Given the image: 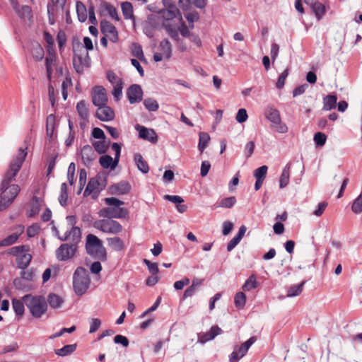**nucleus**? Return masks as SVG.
Returning <instances> with one entry per match:
<instances>
[{
    "label": "nucleus",
    "instance_id": "69168bd1",
    "mask_svg": "<svg viewBox=\"0 0 362 362\" xmlns=\"http://www.w3.org/2000/svg\"><path fill=\"white\" fill-rule=\"evenodd\" d=\"M162 3L164 6L163 9L172 10L173 11H176L177 13L180 12L174 0H162Z\"/></svg>",
    "mask_w": 362,
    "mask_h": 362
},
{
    "label": "nucleus",
    "instance_id": "a19ab883",
    "mask_svg": "<svg viewBox=\"0 0 362 362\" xmlns=\"http://www.w3.org/2000/svg\"><path fill=\"white\" fill-rule=\"evenodd\" d=\"M161 25L166 30L168 35L170 36L172 39L177 41V42L180 41L178 28L176 29L173 26V24H161Z\"/></svg>",
    "mask_w": 362,
    "mask_h": 362
},
{
    "label": "nucleus",
    "instance_id": "39448f33",
    "mask_svg": "<svg viewBox=\"0 0 362 362\" xmlns=\"http://www.w3.org/2000/svg\"><path fill=\"white\" fill-rule=\"evenodd\" d=\"M27 156V152L23 148H19L18 155L11 162L9 169L6 171L1 181V185L4 187L6 185H11V182L15 180V177L21 170L22 165Z\"/></svg>",
    "mask_w": 362,
    "mask_h": 362
},
{
    "label": "nucleus",
    "instance_id": "72a5a7b5",
    "mask_svg": "<svg viewBox=\"0 0 362 362\" xmlns=\"http://www.w3.org/2000/svg\"><path fill=\"white\" fill-rule=\"evenodd\" d=\"M108 245L115 251H121L124 247L123 240L119 237L107 238Z\"/></svg>",
    "mask_w": 362,
    "mask_h": 362
},
{
    "label": "nucleus",
    "instance_id": "5701e85b",
    "mask_svg": "<svg viewBox=\"0 0 362 362\" xmlns=\"http://www.w3.org/2000/svg\"><path fill=\"white\" fill-rule=\"evenodd\" d=\"M81 157L83 163L86 165H89L95 158L93 147L88 144L83 146L81 148Z\"/></svg>",
    "mask_w": 362,
    "mask_h": 362
},
{
    "label": "nucleus",
    "instance_id": "09e8293b",
    "mask_svg": "<svg viewBox=\"0 0 362 362\" xmlns=\"http://www.w3.org/2000/svg\"><path fill=\"white\" fill-rule=\"evenodd\" d=\"M107 233L117 234L122 232V226L117 221L109 220Z\"/></svg>",
    "mask_w": 362,
    "mask_h": 362
},
{
    "label": "nucleus",
    "instance_id": "37998d69",
    "mask_svg": "<svg viewBox=\"0 0 362 362\" xmlns=\"http://www.w3.org/2000/svg\"><path fill=\"white\" fill-rule=\"evenodd\" d=\"M234 303L237 309H243L246 303V296L243 292H238L234 297Z\"/></svg>",
    "mask_w": 362,
    "mask_h": 362
},
{
    "label": "nucleus",
    "instance_id": "f257e3e1",
    "mask_svg": "<svg viewBox=\"0 0 362 362\" xmlns=\"http://www.w3.org/2000/svg\"><path fill=\"white\" fill-rule=\"evenodd\" d=\"M105 203L110 206L101 209L98 213L100 217L112 220V218H123L128 216V210L120 207L124 204L123 201L116 197H107L105 199Z\"/></svg>",
    "mask_w": 362,
    "mask_h": 362
},
{
    "label": "nucleus",
    "instance_id": "b1692460",
    "mask_svg": "<svg viewBox=\"0 0 362 362\" xmlns=\"http://www.w3.org/2000/svg\"><path fill=\"white\" fill-rule=\"evenodd\" d=\"M310 1H311L310 7L313 13L315 14L317 20L320 21L326 13V6L324 4L317 1L313 2V0H310Z\"/></svg>",
    "mask_w": 362,
    "mask_h": 362
},
{
    "label": "nucleus",
    "instance_id": "052dcab7",
    "mask_svg": "<svg viewBox=\"0 0 362 362\" xmlns=\"http://www.w3.org/2000/svg\"><path fill=\"white\" fill-rule=\"evenodd\" d=\"M92 146L99 154H105L107 151V145L103 140L93 142Z\"/></svg>",
    "mask_w": 362,
    "mask_h": 362
},
{
    "label": "nucleus",
    "instance_id": "c756f323",
    "mask_svg": "<svg viewBox=\"0 0 362 362\" xmlns=\"http://www.w3.org/2000/svg\"><path fill=\"white\" fill-rule=\"evenodd\" d=\"M337 97L336 95L329 94L323 98V110H331L337 106Z\"/></svg>",
    "mask_w": 362,
    "mask_h": 362
},
{
    "label": "nucleus",
    "instance_id": "79ce46f5",
    "mask_svg": "<svg viewBox=\"0 0 362 362\" xmlns=\"http://www.w3.org/2000/svg\"><path fill=\"white\" fill-rule=\"evenodd\" d=\"M258 286H259V283L256 280L255 275L252 274L245 281V284L243 286V289L244 291H251L252 289L257 288Z\"/></svg>",
    "mask_w": 362,
    "mask_h": 362
},
{
    "label": "nucleus",
    "instance_id": "c9c22d12",
    "mask_svg": "<svg viewBox=\"0 0 362 362\" xmlns=\"http://www.w3.org/2000/svg\"><path fill=\"white\" fill-rule=\"evenodd\" d=\"M47 302L52 308H58L62 306L64 300L57 294L49 293L47 296Z\"/></svg>",
    "mask_w": 362,
    "mask_h": 362
},
{
    "label": "nucleus",
    "instance_id": "ea45409f",
    "mask_svg": "<svg viewBox=\"0 0 362 362\" xmlns=\"http://www.w3.org/2000/svg\"><path fill=\"white\" fill-rule=\"evenodd\" d=\"M76 13L78 21L81 23H83L86 21L88 17L87 9L85 5L81 1L76 3Z\"/></svg>",
    "mask_w": 362,
    "mask_h": 362
},
{
    "label": "nucleus",
    "instance_id": "a211bd4d",
    "mask_svg": "<svg viewBox=\"0 0 362 362\" xmlns=\"http://www.w3.org/2000/svg\"><path fill=\"white\" fill-rule=\"evenodd\" d=\"M154 12H156V11H154ZM156 13H158V18H162L163 19L162 23L173 19H177L179 23H185L182 20V13L180 12L177 13L176 11H173L172 10L160 9L156 11Z\"/></svg>",
    "mask_w": 362,
    "mask_h": 362
},
{
    "label": "nucleus",
    "instance_id": "58836bf2",
    "mask_svg": "<svg viewBox=\"0 0 362 362\" xmlns=\"http://www.w3.org/2000/svg\"><path fill=\"white\" fill-rule=\"evenodd\" d=\"M30 250V246L28 245H23L19 246H14L8 249L7 254L14 256L16 258L20 256L21 253L24 252H28Z\"/></svg>",
    "mask_w": 362,
    "mask_h": 362
},
{
    "label": "nucleus",
    "instance_id": "4468645a",
    "mask_svg": "<svg viewBox=\"0 0 362 362\" xmlns=\"http://www.w3.org/2000/svg\"><path fill=\"white\" fill-rule=\"evenodd\" d=\"M95 117L103 122L111 121L115 118V112L112 107L105 105L98 106Z\"/></svg>",
    "mask_w": 362,
    "mask_h": 362
},
{
    "label": "nucleus",
    "instance_id": "de8ad7c7",
    "mask_svg": "<svg viewBox=\"0 0 362 362\" xmlns=\"http://www.w3.org/2000/svg\"><path fill=\"white\" fill-rule=\"evenodd\" d=\"M145 108L149 112H156L159 108L158 103L153 98H147L144 100Z\"/></svg>",
    "mask_w": 362,
    "mask_h": 362
},
{
    "label": "nucleus",
    "instance_id": "473e14b6",
    "mask_svg": "<svg viewBox=\"0 0 362 362\" xmlns=\"http://www.w3.org/2000/svg\"><path fill=\"white\" fill-rule=\"evenodd\" d=\"M134 158L139 170H140L144 174L148 173L149 171L148 164L146 160H144L141 155L139 153H136L134 156Z\"/></svg>",
    "mask_w": 362,
    "mask_h": 362
},
{
    "label": "nucleus",
    "instance_id": "6e6d98bb",
    "mask_svg": "<svg viewBox=\"0 0 362 362\" xmlns=\"http://www.w3.org/2000/svg\"><path fill=\"white\" fill-rule=\"evenodd\" d=\"M237 200L235 197L231 196L222 199L220 201L218 206L223 208L230 209L235 204Z\"/></svg>",
    "mask_w": 362,
    "mask_h": 362
},
{
    "label": "nucleus",
    "instance_id": "f8f14e48",
    "mask_svg": "<svg viewBox=\"0 0 362 362\" xmlns=\"http://www.w3.org/2000/svg\"><path fill=\"white\" fill-rule=\"evenodd\" d=\"M92 102L95 106L105 105L107 103L105 88L102 86H96L92 90Z\"/></svg>",
    "mask_w": 362,
    "mask_h": 362
},
{
    "label": "nucleus",
    "instance_id": "a18cd8bd",
    "mask_svg": "<svg viewBox=\"0 0 362 362\" xmlns=\"http://www.w3.org/2000/svg\"><path fill=\"white\" fill-rule=\"evenodd\" d=\"M304 284L305 281H302L300 284L298 285H293L290 286L287 291V296L294 297L299 296L303 291Z\"/></svg>",
    "mask_w": 362,
    "mask_h": 362
},
{
    "label": "nucleus",
    "instance_id": "cd10ccee",
    "mask_svg": "<svg viewBox=\"0 0 362 362\" xmlns=\"http://www.w3.org/2000/svg\"><path fill=\"white\" fill-rule=\"evenodd\" d=\"M32 258V255L28 253V252L21 253L20 256L16 258L17 267L22 270L25 269L30 264Z\"/></svg>",
    "mask_w": 362,
    "mask_h": 362
},
{
    "label": "nucleus",
    "instance_id": "ddd939ff",
    "mask_svg": "<svg viewBox=\"0 0 362 362\" xmlns=\"http://www.w3.org/2000/svg\"><path fill=\"white\" fill-rule=\"evenodd\" d=\"M126 95L129 103L134 104L142 100L144 92L140 85L132 84L127 89Z\"/></svg>",
    "mask_w": 362,
    "mask_h": 362
},
{
    "label": "nucleus",
    "instance_id": "0eeeda50",
    "mask_svg": "<svg viewBox=\"0 0 362 362\" xmlns=\"http://www.w3.org/2000/svg\"><path fill=\"white\" fill-rule=\"evenodd\" d=\"M265 117L272 123V127L277 132L284 134L288 132V127L283 122L279 111L272 105H268L264 110Z\"/></svg>",
    "mask_w": 362,
    "mask_h": 362
},
{
    "label": "nucleus",
    "instance_id": "c85d7f7f",
    "mask_svg": "<svg viewBox=\"0 0 362 362\" xmlns=\"http://www.w3.org/2000/svg\"><path fill=\"white\" fill-rule=\"evenodd\" d=\"M247 351L242 345H236L234 346L233 351L229 356L230 362H238L240 361L246 354Z\"/></svg>",
    "mask_w": 362,
    "mask_h": 362
},
{
    "label": "nucleus",
    "instance_id": "f3484780",
    "mask_svg": "<svg viewBox=\"0 0 362 362\" xmlns=\"http://www.w3.org/2000/svg\"><path fill=\"white\" fill-rule=\"evenodd\" d=\"M16 14L23 21H30L33 18V11L28 5H17L15 8H13Z\"/></svg>",
    "mask_w": 362,
    "mask_h": 362
},
{
    "label": "nucleus",
    "instance_id": "bb28decb",
    "mask_svg": "<svg viewBox=\"0 0 362 362\" xmlns=\"http://www.w3.org/2000/svg\"><path fill=\"white\" fill-rule=\"evenodd\" d=\"M56 117L54 114H50L47 117L46 119V134L49 139L54 137Z\"/></svg>",
    "mask_w": 362,
    "mask_h": 362
},
{
    "label": "nucleus",
    "instance_id": "864d4df0",
    "mask_svg": "<svg viewBox=\"0 0 362 362\" xmlns=\"http://www.w3.org/2000/svg\"><path fill=\"white\" fill-rule=\"evenodd\" d=\"M93 226L95 228L100 230V231H102L103 233H107V229H108V226H109V220L107 218L97 220L93 222Z\"/></svg>",
    "mask_w": 362,
    "mask_h": 362
},
{
    "label": "nucleus",
    "instance_id": "7c9ffc66",
    "mask_svg": "<svg viewBox=\"0 0 362 362\" xmlns=\"http://www.w3.org/2000/svg\"><path fill=\"white\" fill-rule=\"evenodd\" d=\"M101 10L103 13H107L112 20H119L116 8L110 3L105 2L101 6Z\"/></svg>",
    "mask_w": 362,
    "mask_h": 362
},
{
    "label": "nucleus",
    "instance_id": "6ab92c4d",
    "mask_svg": "<svg viewBox=\"0 0 362 362\" xmlns=\"http://www.w3.org/2000/svg\"><path fill=\"white\" fill-rule=\"evenodd\" d=\"M100 30L111 42L115 43L118 41V33L113 24H100Z\"/></svg>",
    "mask_w": 362,
    "mask_h": 362
},
{
    "label": "nucleus",
    "instance_id": "49530a36",
    "mask_svg": "<svg viewBox=\"0 0 362 362\" xmlns=\"http://www.w3.org/2000/svg\"><path fill=\"white\" fill-rule=\"evenodd\" d=\"M76 110L79 117L82 119H87L88 117V110L86 107L84 100L79 101L76 105Z\"/></svg>",
    "mask_w": 362,
    "mask_h": 362
},
{
    "label": "nucleus",
    "instance_id": "4c0bfd02",
    "mask_svg": "<svg viewBox=\"0 0 362 362\" xmlns=\"http://www.w3.org/2000/svg\"><path fill=\"white\" fill-rule=\"evenodd\" d=\"M210 141V136L208 133L201 132L199 134V144H198V149L202 153L204 149L208 146V144Z\"/></svg>",
    "mask_w": 362,
    "mask_h": 362
},
{
    "label": "nucleus",
    "instance_id": "0e129e2a",
    "mask_svg": "<svg viewBox=\"0 0 362 362\" xmlns=\"http://www.w3.org/2000/svg\"><path fill=\"white\" fill-rule=\"evenodd\" d=\"M57 153L55 154H51L48 157V165L47 169V176H49L53 171L55 164H56V160L57 158Z\"/></svg>",
    "mask_w": 362,
    "mask_h": 362
},
{
    "label": "nucleus",
    "instance_id": "bf43d9fd",
    "mask_svg": "<svg viewBox=\"0 0 362 362\" xmlns=\"http://www.w3.org/2000/svg\"><path fill=\"white\" fill-rule=\"evenodd\" d=\"M69 235H71L72 241L77 243L81 238V230L79 227L73 226L71 229L68 231Z\"/></svg>",
    "mask_w": 362,
    "mask_h": 362
},
{
    "label": "nucleus",
    "instance_id": "1a4fd4ad",
    "mask_svg": "<svg viewBox=\"0 0 362 362\" xmlns=\"http://www.w3.org/2000/svg\"><path fill=\"white\" fill-rule=\"evenodd\" d=\"M72 61L74 70L80 75L84 73V68L91 66V59L88 52H85L83 55L74 53Z\"/></svg>",
    "mask_w": 362,
    "mask_h": 362
},
{
    "label": "nucleus",
    "instance_id": "3c124183",
    "mask_svg": "<svg viewBox=\"0 0 362 362\" xmlns=\"http://www.w3.org/2000/svg\"><path fill=\"white\" fill-rule=\"evenodd\" d=\"M132 54L141 61H146L142 47L138 43L132 44Z\"/></svg>",
    "mask_w": 362,
    "mask_h": 362
},
{
    "label": "nucleus",
    "instance_id": "aec40b11",
    "mask_svg": "<svg viewBox=\"0 0 362 362\" xmlns=\"http://www.w3.org/2000/svg\"><path fill=\"white\" fill-rule=\"evenodd\" d=\"M47 56L45 58L47 77L49 81L52 79L53 72L52 64L56 61V52L54 48L47 49Z\"/></svg>",
    "mask_w": 362,
    "mask_h": 362
},
{
    "label": "nucleus",
    "instance_id": "e433bc0d",
    "mask_svg": "<svg viewBox=\"0 0 362 362\" xmlns=\"http://www.w3.org/2000/svg\"><path fill=\"white\" fill-rule=\"evenodd\" d=\"M161 24H145L143 28L144 34L149 38L154 37L156 31L161 29Z\"/></svg>",
    "mask_w": 362,
    "mask_h": 362
},
{
    "label": "nucleus",
    "instance_id": "7ed1b4c3",
    "mask_svg": "<svg viewBox=\"0 0 362 362\" xmlns=\"http://www.w3.org/2000/svg\"><path fill=\"white\" fill-rule=\"evenodd\" d=\"M86 252L94 258L105 262L107 260V252L102 241L95 235L88 234L86 242Z\"/></svg>",
    "mask_w": 362,
    "mask_h": 362
},
{
    "label": "nucleus",
    "instance_id": "f03ea898",
    "mask_svg": "<svg viewBox=\"0 0 362 362\" xmlns=\"http://www.w3.org/2000/svg\"><path fill=\"white\" fill-rule=\"evenodd\" d=\"M90 279L88 272L82 267L76 268L73 274V288L77 296H81L89 288Z\"/></svg>",
    "mask_w": 362,
    "mask_h": 362
},
{
    "label": "nucleus",
    "instance_id": "a878e982",
    "mask_svg": "<svg viewBox=\"0 0 362 362\" xmlns=\"http://www.w3.org/2000/svg\"><path fill=\"white\" fill-rule=\"evenodd\" d=\"M158 49L160 52L163 54L164 59L169 60L172 57V45L168 39H163L160 41Z\"/></svg>",
    "mask_w": 362,
    "mask_h": 362
},
{
    "label": "nucleus",
    "instance_id": "e2e57ef3",
    "mask_svg": "<svg viewBox=\"0 0 362 362\" xmlns=\"http://www.w3.org/2000/svg\"><path fill=\"white\" fill-rule=\"evenodd\" d=\"M194 25V24H189L188 27L187 24H180V26L178 27V30L182 37L188 38L190 34L192 33L189 31V28L193 29Z\"/></svg>",
    "mask_w": 362,
    "mask_h": 362
},
{
    "label": "nucleus",
    "instance_id": "603ef678",
    "mask_svg": "<svg viewBox=\"0 0 362 362\" xmlns=\"http://www.w3.org/2000/svg\"><path fill=\"white\" fill-rule=\"evenodd\" d=\"M351 210L356 214L362 212V190L360 194L354 200L351 206Z\"/></svg>",
    "mask_w": 362,
    "mask_h": 362
},
{
    "label": "nucleus",
    "instance_id": "9b49d317",
    "mask_svg": "<svg viewBox=\"0 0 362 362\" xmlns=\"http://www.w3.org/2000/svg\"><path fill=\"white\" fill-rule=\"evenodd\" d=\"M76 252L75 244H62L56 250V257L59 261H66L72 258Z\"/></svg>",
    "mask_w": 362,
    "mask_h": 362
},
{
    "label": "nucleus",
    "instance_id": "338daca9",
    "mask_svg": "<svg viewBox=\"0 0 362 362\" xmlns=\"http://www.w3.org/2000/svg\"><path fill=\"white\" fill-rule=\"evenodd\" d=\"M20 275L22 279L30 281H33L35 276V274L32 269L26 271L25 269L22 270Z\"/></svg>",
    "mask_w": 362,
    "mask_h": 362
},
{
    "label": "nucleus",
    "instance_id": "f704fd0d",
    "mask_svg": "<svg viewBox=\"0 0 362 362\" xmlns=\"http://www.w3.org/2000/svg\"><path fill=\"white\" fill-rule=\"evenodd\" d=\"M31 200L32 204L30 211L28 214V217H33L37 215L40 211V199L38 197L33 196Z\"/></svg>",
    "mask_w": 362,
    "mask_h": 362
},
{
    "label": "nucleus",
    "instance_id": "393cba45",
    "mask_svg": "<svg viewBox=\"0 0 362 362\" xmlns=\"http://www.w3.org/2000/svg\"><path fill=\"white\" fill-rule=\"evenodd\" d=\"M119 161L109 155H103L99 158V163L104 169L114 170L118 165Z\"/></svg>",
    "mask_w": 362,
    "mask_h": 362
},
{
    "label": "nucleus",
    "instance_id": "5fc2aeb1",
    "mask_svg": "<svg viewBox=\"0 0 362 362\" xmlns=\"http://www.w3.org/2000/svg\"><path fill=\"white\" fill-rule=\"evenodd\" d=\"M268 167L267 165H262L257 168L253 173L256 180H261L264 181L267 174Z\"/></svg>",
    "mask_w": 362,
    "mask_h": 362
},
{
    "label": "nucleus",
    "instance_id": "c03bdc74",
    "mask_svg": "<svg viewBox=\"0 0 362 362\" xmlns=\"http://www.w3.org/2000/svg\"><path fill=\"white\" fill-rule=\"evenodd\" d=\"M121 8L125 19H132L133 18V6L130 2L125 1L122 3Z\"/></svg>",
    "mask_w": 362,
    "mask_h": 362
},
{
    "label": "nucleus",
    "instance_id": "412c9836",
    "mask_svg": "<svg viewBox=\"0 0 362 362\" xmlns=\"http://www.w3.org/2000/svg\"><path fill=\"white\" fill-rule=\"evenodd\" d=\"M17 229L18 230L16 233L8 235L6 238L0 241V247L10 246L16 243L20 235L23 233L24 226L19 225L18 226Z\"/></svg>",
    "mask_w": 362,
    "mask_h": 362
},
{
    "label": "nucleus",
    "instance_id": "20e7f679",
    "mask_svg": "<svg viewBox=\"0 0 362 362\" xmlns=\"http://www.w3.org/2000/svg\"><path fill=\"white\" fill-rule=\"evenodd\" d=\"M107 175L105 173H98L94 177H91L83 192V197L91 195L92 199H96L100 193L107 185Z\"/></svg>",
    "mask_w": 362,
    "mask_h": 362
},
{
    "label": "nucleus",
    "instance_id": "680f3d73",
    "mask_svg": "<svg viewBox=\"0 0 362 362\" xmlns=\"http://www.w3.org/2000/svg\"><path fill=\"white\" fill-rule=\"evenodd\" d=\"M289 70L286 69L279 76L277 82L276 83V87L277 89H282L284 86L286 79L288 75Z\"/></svg>",
    "mask_w": 362,
    "mask_h": 362
},
{
    "label": "nucleus",
    "instance_id": "4d7b16f0",
    "mask_svg": "<svg viewBox=\"0 0 362 362\" xmlns=\"http://www.w3.org/2000/svg\"><path fill=\"white\" fill-rule=\"evenodd\" d=\"M124 81L122 79H119L117 84L114 86L112 90V95L115 99V100L119 101L122 96V88H123Z\"/></svg>",
    "mask_w": 362,
    "mask_h": 362
},
{
    "label": "nucleus",
    "instance_id": "8fccbe9b",
    "mask_svg": "<svg viewBox=\"0 0 362 362\" xmlns=\"http://www.w3.org/2000/svg\"><path fill=\"white\" fill-rule=\"evenodd\" d=\"M24 301L22 302L20 300L18 299H13L12 301L13 305V309L16 313V315L22 316L24 313L25 308H24Z\"/></svg>",
    "mask_w": 362,
    "mask_h": 362
},
{
    "label": "nucleus",
    "instance_id": "9d476101",
    "mask_svg": "<svg viewBox=\"0 0 362 362\" xmlns=\"http://www.w3.org/2000/svg\"><path fill=\"white\" fill-rule=\"evenodd\" d=\"M178 6L183 11L184 16L188 23H194L199 21V13L192 9L191 0H178Z\"/></svg>",
    "mask_w": 362,
    "mask_h": 362
},
{
    "label": "nucleus",
    "instance_id": "423d86ee",
    "mask_svg": "<svg viewBox=\"0 0 362 362\" xmlns=\"http://www.w3.org/2000/svg\"><path fill=\"white\" fill-rule=\"evenodd\" d=\"M23 300L34 317H40L47 310V302L42 296L27 294L23 296Z\"/></svg>",
    "mask_w": 362,
    "mask_h": 362
},
{
    "label": "nucleus",
    "instance_id": "4be33fe9",
    "mask_svg": "<svg viewBox=\"0 0 362 362\" xmlns=\"http://www.w3.org/2000/svg\"><path fill=\"white\" fill-rule=\"evenodd\" d=\"M164 199L174 203L176 205L177 210L180 213H185L187 209V205L182 204L185 202L183 198L179 195L166 194L164 196Z\"/></svg>",
    "mask_w": 362,
    "mask_h": 362
},
{
    "label": "nucleus",
    "instance_id": "dca6fc26",
    "mask_svg": "<svg viewBox=\"0 0 362 362\" xmlns=\"http://www.w3.org/2000/svg\"><path fill=\"white\" fill-rule=\"evenodd\" d=\"M136 129L139 132V136L144 140H147L153 144L158 141V136L156 132L152 129H148L144 126L137 124Z\"/></svg>",
    "mask_w": 362,
    "mask_h": 362
},
{
    "label": "nucleus",
    "instance_id": "13d9d810",
    "mask_svg": "<svg viewBox=\"0 0 362 362\" xmlns=\"http://www.w3.org/2000/svg\"><path fill=\"white\" fill-rule=\"evenodd\" d=\"M313 140L317 146L321 147L325 144L327 136L321 132H317L314 134Z\"/></svg>",
    "mask_w": 362,
    "mask_h": 362
},
{
    "label": "nucleus",
    "instance_id": "2eb2a0df",
    "mask_svg": "<svg viewBox=\"0 0 362 362\" xmlns=\"http://www.w3.org/2000/svg\"><path fill=\"white\" fill-rule=\"evenodd\" d=\"M132 187L127 181H120L117 184L109 187V192L111 194L124 195L127 194L131 191Z\"/></svg>",
    "mask_w": 362,
    "mask_h": 362
},
{
    "label": "nucleus",
    "instance_id": "6e6552de",
    "mask_svg": "<svg viewBox=\"0 0 362 362\" xmlns=\"http://www.w3.org/2000/svg\"><path fill=\"white\" fill-rule=\"evenodd\" d=\"M21 188L18 185H0V211L6 209L14 201L20 192Z\"/></svg>",
    "mask_w": 362,
    "mask_h": 362
},
{
    "label": "nucleus",
    "instance_id": "774afa93",
    "mask_svg": "<svg viewBox=\"0 0 362 362\" xmlns=\"http://www.w3.org/2000/svg\"><path fill=\"white\" fill-rule=\"evenodd\" d=\"M33 57L35 61H41L44 57V49L40 45H37V47L33 49Z\"/></svg>",
    "mask_w": 362,
    "mask_h": 362
},
{
    "label": "nucleus",
    "instance_id": "2f4dec72",
    "mask_svg": "<svg viewBox=\"0 0 362 362\" xmlns=\"http://www.w3.org/2000/svg\"><path fill=\"white\" fill-rule=\"evenodd\" d=\"M77 348L76 344L65 345L61 349H55L54 354L59 356L64 357L73 354Z\"/></svg>",
    "mask_w": 362,
    "mask_h": 362
}]
</instances>
